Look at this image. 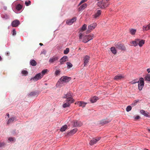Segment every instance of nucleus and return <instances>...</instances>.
I'll return each instance as SVG.
<instances>
[{"label":"nucleus","instance_id":"1","mask_svg":"<svg viewBox=\"0 0 150 150\" xmlns=\"http://www.w3.org/2000/svg\"><path fill=\"white\" fill-rule=\"evenodd\" d=\"M83 34L81 33L79 34V38L80 39H83L82 42L84 43H87L89 41L92 40L94 38V35L93 34L91 35L88 34L84 36Z\"/></svg>","mask_w":150,"mask_h":150},{"label":"nucleus","instance_id":"2","mask_svg":"<svg viewBox=\"0 0 150 150\" xmlns=\"http://www.w3.org/2000/svg\"><path fill=\"white\" fill-rule=\"evenodd\" d=\"M107 2L108 1L102 0L98 2L97 5L101 8H105L109 5V4Z\"/></svg>","mask_w":150,"mask_h":150},{"label":"nucleus","instance_id":"3","mask_svg":"<svg viewBox=\"0 0 150 150\" xmlns=\"http://www.w3.org/2000/svg\"><path fill=\"white\" fill-rule=\"evenodd\" d=\"M12 8L13 11H14V10L15 8L16 10L18 11L20 10L22 8V6L19 4L16 5V3L14 1L12 5Z\"/></svg>","mask_w":150,"mask_h":150},{"label":"nucleus","instance_id":"4","mask_svg":"<svg viewBox=\"0 0 150 150\" xmlns=\"http://www.w3.org/2000/svg\"><path fill=\"white\" fill-rule=\"evenodd\" d=\"M139 81L140 82L138 83V88L139 91H141L144 86V79L143 78L141 77L139 78Z\"/></svg>","mask_w":150,"mask_h":150},{"label":"nucleus","instance_id":"5","mask_svg":"<svg viewBox=\"0 0 150 150\" xmlns=\"http://www.w3.org/2000/svg\"><path fill=\"white\" fill-rule=\"evenodd\" d=\"M41 73H39L37 74L34 77H32L30 79V81H36L41 79L42 78V76H41Z\"/></svg>","mask_w":150,"mask_h":150},{"label":"nucleus","instance_id":"6","mask_svg":"<svg viewBox=\"0 0 150 150\" xmlns=\"http://www.w3.org/2000/svg\"><path fill=\"white\" fill-rule=\"evenodd\" d=\"M59 56H54L50 57L49 60V62L50 64H53L54 62L57 61L59 59Z\"/></svg>","mask_w":150,"mask_h":150},{"label":"nucleus","instance_id":"7","mask_svg":"<svg viewBox=\"0 0 150 150\" xmlns=\"http://www.w3.org/2000/svg\"><path fill=\"white\" fill-rule=\"evenodd\" d=\"M62 79L60 78L58 80L56 84L57 87H60L64 85L65 83L64 81H63Z\"/></svg>","mask_w":150,"mask_h":150},{"label":"nucleus","instance_id":"8","mask_svg":"<svg viewBox=\"0 0 150 150\" xmlns=\"http://www.w3.org/2000/svg\"><path fill=\"white\" fill-rule=\"evenodd\" d=\"M20 24V21L16 19L12 21L11 25L13 27H16L18 26Z\"/></svg>","mask_w":150,"mask_h":150},{"label":"nucleus","instance_id":"9","mask_svg":"<svg viewBox=\"0 0 150 150\" xmlns=\"http://www.w3.org/2000/svg\"><path fill=\"white\" fill-rule=\"evenodd\" d=\"M115 46L116 47L117 49L119 50H126V47H125L122 44L118 43Z\"/></svg>","mask_w":150,"mask_h":150},{"label":"nucleus","instance_id":"10","mask_svg":"<svg viewBox=\"0 0 150 150\" xmlns=\"http://www.w3.org/2000/svg\"><path fill=\"white\" fill-rule=\"evenodd\" d=\"M76 20V17H74L71 19L68 20L67 21L66 23L67 24L69 25L72 24Z\"/></svg>","mask_w":150,"mask_h":150},{"label":"nucleus","instance_id":"11","mask_svg":"<svg viewBox=\"0 0 150 150\" xmlns=\"http://www.w3.org/2000/svg\"><path fill=\"white\" fill-rule=\"evenodd\" d=\"M100 139L101 137H100L93 138L90 142V145H92L96 143Z\"/></svg>","mask_w":150,"mask_h":150},{"label":"nucleus","instance_id":"12","mask_svg":"<svg viewBox=\"0 0 150 150\" xmlns=\"http://www.w3.org/2000/svg\"><path fill=\"white\" fill-rule=\"evenodd\" d=\"M61 78H62L63 81L65 83H67L70 81L71 79V78L67 76H63Z\"/></svg>","mask_w":150,"mask_h":150},{"label":"nucleus","instance_id":"13","mask_svg":"<svg viewBox=\"0 0 150 150\" xmlns=\"http://www.w3.org/2000/svg\"><path fill=\"white\" fill-rule=\"evenodd\" d=\"M67 58V56H66L65 55L63 56L60 59L59 62L60 63L59 64L60 65L63 64H64V63L66 61Z\"/></svg>","mask_w":150,"mask_h":150},{"label":"nucleus","instance_id":"14","mask_svg":"<svg viewBox=\"0 0 150 150\" xmlns=\"http://www.w3.org/2000/svg\"><path fill=\"white\" fill-rule=\"evenodd\" d=\"M90 59V57L88 55H86L85 56L84 58V66H85L88 62L89 60Z\"/></svg>","mask_w":150,"mask_h":150},{"label":"nucleus","instance_id":"15","mask_svg":"<svg viewBox=\"0 0 150 150\" xmlns=\"http://www.w3.org/2000/svg\"><path fill=\"white\" fill-rule=\"evenodd\" d=\"M28 71L27 70L23 69L22 70L21 72L20 73V75L22 76H26L28 75Z\"/></svg>","mask_w":150,"mask_h":150},{"label":"nucleus","instance_id":"16","mask_svg":"<svg viewBox=\"0 0 150 150\" xmlns=\"http://www.w3.org/2000/svg\"><path fill=\"white\" fill-rule=\"evenodd\" d=\"M88 5L87 4L84 3L81 6L78 8L79 11H82Z\"/></svg>","mask_w":150,"mask_h":150},{"label":"nucleus","instance_id":"17","mask_svg":"<svg viewBox=\"0 0 150 150\" xmlns=\"http://www.w3.org/2000/svg\"><path fill=\"white\" fill-rule=\"evenodd\" d=\"M81 125V122H78L77 121H75L73 122V127H80Z\"/></svg>","mask_w":150,"mask_h":150},{"label":"nucleus","instance_id":"18","mask_svg":"<svg viewBox=\"0 0 150 150\" xmlns=\"http://www.w3.org/2000/svg\"><path fill=\"white\" fill-rule=\"evenodd\" d=\"M17 120L16 116L12 117L9 119L8 121L7 124H9L12 122L14 120L16 121Z\"/></svg>","mask_w":150,"mask_h":150},{"label":"nucleus","instance_id":"19","mask_svg":"<svg viewBox=\"0 0 150 150\" xmlns=\"http://www.w3.org/2000/svg\"><path fill=\"white\" fill-rule=\"evenodd\" d=\"M140 113L142 115H144L146 117H150V115H149V113L146 112L145 111L143 110H142L140 111Z\"/></svg>","mask_w":150,"mask_h":150},{"label":"nucleus","instance_id":"20","mask_svg":"<svg viewBox=\"0 0 150 150\" xmlns=\"http://www.w3.org/2000/svg\"><path fill=\"white\" fill-rule=\"evenodd\" d=\"M124 78V76L121 75H118L115 76L114 77V79L115 80H118Z\"/></svg>","mask_w":150,"mask_h":150},{"label":"nucleus","instance_id":"21","mask_svg":"<svg viewBox=\"0 0 150 150\" xmlns=\"http://www.w3.org/2000/svg\"><path fill=\"white\" fill-rule=\"evenodd\" d=\"M74 101V99L72 98H66V102L69 104L70 105L71 104L73 103Z\"/></svg>","mask_w":150,"mask_h":150},{"label":"nucleus","instance_id":"22","mask_svg":"<svg viewBox=\"0 0 150 150\" xmlns=\"http://www.w3.org/2000/svg\"><path fill=\"white\" fill-rule=\"evenodd\" d=\"M96 25L97 24L96 23H93L88 26V28L90 30H93L95 28Z\"/></svg>","mask_w":150,"mask_h":150},{"label":"nucleus","instance_id":"23","mask_svg":"<svg viewBox=\"0 0 150 150\" xmlns=\"http://www.w3.org/2000/svg\"><path fill=\"white\" fill-rule=\"evenodd\" d=\"M77 131V129L76 128H74L71 130L70 132H68L67 134L69 135H71L72 134H74Z\"/></svg>","mask_w":150,"mask_h":150},{"label":"nucleus","instance_id":"24","mask_svg":"<svg viewBox=\"0 0 150 150\" xmlns=\"http://www.w3.org/2000/svg\"><path fill=\"white\" fill-rule=\"evenodd\" d=\"M101 14V11L100 10H98L97 11V12L95 13L94 16V18H96L100 15Z\"/></svg>","mask_w":150,"mask_h":150},{"label":"nucleus","instance_id":"25","mask_svg":"<svg viewBox=\"0 0 150 150\" xmlns=\"http://www.w3.org/2000/svg\"><path fill=\"white\" fill-rule=\"evenodd\" d=\"M110 122V120H108L106 119H103L100 121V123L102 125H103L104 124L108 123Z\"/></svg>","mask_w":150,"mask_h":150},{"label":"nucleus","instance_id":"26","mask_svg":"<svg viewBox=\"0 0 150 150\" xmlns=\"http://www.w3.org/2000/svg\"><path fill=\"white\" fill-rule=\"evenodd\" d=\"M30 65L33 66H35L37 64V62L34 59H31L30 62Z\"/></svg>","mask_w":150,"mask_h":150},{"label":"nucleus","instance_id":"27","mask_svg":"<svg viewBox=\"0 0 150 150\" xmlns=\"http://www.w3.org/2000/svg\"><path fill=\"white\" fill-rule=\"evenodd\" d=\"M98 99V97L94 96L90 99V101L92 103H94L96 102Z\"/></svg>","mask_w":150,"mask_h":150},{"label":"nucleus","instance_id":"28","mask_svg":"<svg viewBox=\"0 0 150 150\" xmlns=\"http://www.w3.org/2000/svg\"><path fill=\"white\" fill-rule=\"evenodd\" d=\"M1 17L4 20H7L9 19L10 17L9 15L6 14H4L1 16Z\"/></svg>","mask_w":150,"mask_h":150},{"label":"nucleus","instance_id":"29","mask_svg":"<svg viewBox=\"0 0 150 150\" xmlns=\"http://www.w3.org/2000/svg\"><path fill=\"white\" fill-rule=\"evenodd\" d=\"M72 96L70 92H68L67 94L64 95L63 97V98H71Z\"/></svg>","mask_w":150,"mask_h":150},{"label":"nucleus","instance_id":"30","mask_svg":"<svg viewBox=\"0 0 150 150\" xmlns=\"http://www.w3.org/2000/svg\"><path fill=\"white\" fill-rule=\"evenodd\" d=\"M110 50L114 54H116L117 53V50L115 47H112L110 48Z\"/></svg>","mask_w":150,"mask_h":150},{"label":"nucleus","instance_id":"31","mask_svg":"<svg viewBox=\"0 0 150 150\" xmlns=\"http://www.w3.org/2000/svg\"><path fill=\"white\" fill-rule=\"evenodd\" d=\"M38 95V92L36 91H33L30 92L28 94L29 96H32Z\"/></svg>","mask_w":150,"mask_h":150},{"label":"nucleus","instance_id":"32","mask_svg":"<svg viewBox=\"0 0 150 150\" xmlns=\"http://www.w3.org/2000/svg\"><path fill=\"white\" fill-rule=\"evenodd\" d=\"M145 81L150 82V74H147L144 77Z\"/></svg>","mask_w":150,"mask_h":150},{"label":"nucleus","instance_id":"33","mask_svg":"<svg viewBox=\"0 0 150 150\" xmlns=\"http://www.w3.org/2000/svg\"><path fill=\"white\" fill-rule=\"evenodd\" d=\"M145 40H141L139 43H138V45L140 47H142L143 45L144 44Z\"/></svg>","mask_w":150,"mask_h":150},{"label":"nucleus","instance_id":"34","mask_svg":"<svg viewBox=\"0 0 150 150\" xmlns=\"http://www.w3.org/2000/svg\"><path fill=\"white\" fill-rule=\"evenodd\" d=\"M67 126L66 125L62 126L60 129V130L61 132H64L65 131L67 128Z\"/></svg>","mask_w":150,"mask_h":150},{"label":"nucleus","instance_id":"35","mask_svg":"<svg viewBox=\"0 0 150 150\" xmlns=\"http://www.w3.org/2000/svg\"><path fill=\"white\" fill-rule=\"evenodd\" d=\"M86 104L87 103L83 102L81 101H80L79 102L78 105L79 106L83 107L85 106Z\"/></svg>","mask_w":150,"mask_h":150},{"label":"nucleus","instance_id":"36","mask_svg":"<svg viewBox=\"0 0 150 150\" xmlns=\"http://www.w3.org/2000/svg\"><path fill=\"white\" fill-rule=\"evenodd\" d=\"M150 29V27L149 25L144 26L142 28V29L144 30H147Z\"/></svg>","mask_w":150,"mask_h":150},{"label":"nucleus","instance_id":"37","mask_svg":"<svg viewBox=\"0 0 150 150\" xmlns=\"http://www.w3.org/2000/svg\"><path fill=\"white\" fill-rule=\"evenodd\" d=\"M48 71V70L47 69H45L43 70L40 73H41V76H42V77L44 76L46 74L47 71Z\"/></svg>","mask_w":150,"mask_h":150},{"label":"nucleus","instance_id":"38","mask_svg":"<svg viewBox=\"0 0 150 150\" xmlns=\"http://www.w3.org/2000/svg\"><path fill=\"white\" fill-rule=\"evenodd\" d=\"M139 100L137 99L134 100L131 104L132 106L133 107L137 105V103L139 101Z\"/></svg>","mask_w":150,"mask_h":150},{"label":"nucleus","instance_id":"39","mask_svg":"<svg viewBox=\"0 0 150 150\" xmlns=\"http://www.w3.org/2000/svg\"><path fill=\"white\" fill-rule=\"evenodd\" d=\"M136 31V29H131L130 30V33L132 35H133L135 34Z\"/></svg>","mask_w":150,"mask_h":150},{"label":"nucleus","instance_id":"40","mask_svg":"<svg viewBox=\"0 0 150 150\" xmlns=\"http://www.w3.org/2000/svg\"><path fill=\"white\" fill-rule=\"evenodd\" d=\"M70 105L69 104L67 103H64L62 105V107L63 108H69L70 106Z\"/></svg>","mask_w":150,"mask_h":150},{"label":"nucleus","instance_id":"41","mask_svg":"<svg viewBox=\"0 0 150 150\" xmlns=\"http://www.w3.org/2000/svg\"><path fill=\"white\" fill-rule=\"evenodd\" d=\"M66 64L67 65V68L68 69L70 68L73 66V65L72 64L69 62H67Z\"/></svg>","mask_w":150,"mask_h":150},{"label":"nucleus","instance_id":"42","mask_svg":"<svg viewBox=\"0 0 150 150\" xmlns=\"http://www.w3.org/2000/svg\"><path fill=\"white\" fill-rule=\"evenodd\" d=\"M140 82L139 81H137V79H134L132 81L130 82L132 84L138 83Z\"/></svg>","mask_w":150,"mask_h":150},{"label":"nucleus","instance_id":"43","mask_svg":"<svg viewBox=\"0 0 150 150\" xmlns=\"http://www.w3.org/2000/svg\"><path fill=\"white\" fill-rule=\"evenodd\" d=\"M31 2L30 1L28 0L25 1V4L26 6H28L31 4Z\"/></svg>","mask_w":150,"mask_h":150},{"label":"nucleus","instance_id":"44","mask_svg":"<svg viewBox=\"0 0 150 150\" xmlns=\"http://www.w3.org/2000/svg\"><path fill=\"white\" fill-rule=\"evenodd\" d=\"M69 49L68 48H67L64 51V54H68L69 52Z\"/></svg>","mask_w":150,"mask_h":150},{"label":"nucleus","instance_id":"45","mask_svg":"<svg viewBox=\"0 0 150 150\" xmlns=\"http://www.w3.org/2000/svg\"><path fill=\"white\" fill-rule=\"evenodd\" d=\"M132 109V107L130 105L128 106L126 108V110L127 112L130 111Z\"/></svg>","mask_w":150,"mask_h":150},{"label":"nucleus","instance_id":"46","mask_svg":"<svg viewBox=\"0 0 150 150\" xmlns=\"http://www.w3.org/2000/svg\"><path fill=\"white\" fill-rule=\"evenodd\" d=\"M12 35L13 36L15 35L16 34V31L15 28H13L12 31Z\"/></svg>","mask_w":150,"mask_h":150},{"label":"nucleus","instance_id":"47","mask_svg":"<svg viewBox=\"0 0 150 150\" xmlns=\"http://www.w3.org/2000/svg\"><path fill=\"white\" fill-rule=\"evenodd\" d=\"M86 25L85 24L83 25L81 28V30L83 31L86 30Z\"/></svg>","mask_w":150,"mask_h":150},{"label":"nucleus","instance_id":"48","mask_svg":"<svg viewBox=\"0 0 150 150\" xmlns=\"http://www.w3.org/2000/svg\"><path fill=\"white\" fill-rule=\"evenodd\" d=\"M132 43L133 44V46H134V47H136L138 45V43L136 42L135 40L132 41Z\"/></svg>","mask_w":150,"mask_h":150},{"label":"nucleus","instance_id":"49","mask_svg":"<svg viewBox=\"0 0 150 150\" xmlns=\"http://www.w3.org/2000/svg\"><path fill=\"white\" fill-rule=\"evenodd\" d=\"M6 145L5 143L4 142H0V147L4 146Z\"/></svg>","mask_w":150,"mask_h":150},{"label":"nucleus","instance_id":"50","mask_svg":"<svg viewBox=\"0 0 150 150\" xmlns=\"http://www.w3.org/2000/svg\"><path fill=\"white\" fill-rule=\"evenodd\" d=\"M47 52L45 50H43L41 52V54H44L45 55L46 54Z\"/></svg>","mask_w":150,"mask_h":150},{"label":"nucleus","instance_id":"51","mask_svg":"<svg viewBox=\"0 0 150 150\" xmlns=\"http://www.w3.org/2000/svg\"><path fill=\"white\" fill-rule=\"evenodd\" d=\"M8 140L10 142H13L14 141V138L12 137H9Z\"/></svg>","mask_w":150,"mask_h":150},{"label":"nucleus","instance_id":"52","mask_svg":"<svg viewBox=\"0 0 150 150\" xmlns=\"http://www.w3.org/2000/svg\"><path fill=\"white\" fill-rule=\"evenodd\" d=\"M141 40L139 39H136L135 40V41H136V42L137 43H139V42H140Z\"/></svg>","mask_w":150,"mask_h":150},{"label":"nucleus","instance_id":"53","mask_svg":"<svg viewBox=\"0 0 150 150\" xmlns=\"http://www.w3.org/2000/svg\"><path fill=\"white\" fill-rule=\"evenodd\" d=\"M60 73V71L59 70H57L55 72V74L56 75H57Z\"/></svg>","mask_w":150,"mask_h":150},{"label":"nucleus","instance_id":"54","mask_svg":"<svg viewBox=\"0 0 150 150\" xmlns=\"http://www.w3.org/2000/svg\"><path fill=\"white\" fill-rule=\"evenodd\" d=\"M5 54L6 55L9 56L10 54V52L8 51L6 52L5 53Z\"/></svg>","mask_w":150,"mask_h":150},{"label":"nucleus","instance_id":"55","mask_svg":"<svg viewBox=\"0 0 150 150\" xmlns=\"http://www.w3.org/2000/svg\"><path fill=\"white\" fill-rule=\"evenodd\" d=\"M134 118L135 119H138L140 118V117L139 116H136V117H134Z\"/></svg>","mask_w":150,"mask_h":150},{"label":"nucleus","instance_id":"56","mask_svg":"<svg viewBox=\"0 0 150 150\" xmlns=\"http://www.w3.org/2000/svg\"><path fill=\"white\" fill-rule=\"evenodd\" d=\"M88 0H82L81 1V3H84L86 1H87Z\"/></svg>","mask_w":150,"mask_h":150},{"label":"nucleus","instance_id":"57","mask_svg":"<svg viewBox=\"0 0 150 150\" xmlns=\"http://www.w3.org/2000/svg\"><path fill=\"white\" fill-rule=\"evenodd\" d=\"M91 32L90 30H89L88 28L87 30V31H86V33H90Z\"/></svg>","mask_w":150,"mask_h":150},{"label":"nucleus","instance_id":"58","mask_svg":"<svg viewBox=\"0 0 150 150\" xmlns=\"http://www.w3.org/2000/svg\"><path fill=\"white\" fill-rule=\"evenodd\" d=\"M147 71L148 72V73L150 72V68H148L147 69Z\"/></svg>","mask_w":150,"mask_h":150},{"label":"nucleus","instance_id":"59","mask_svg":"<svg viewBox=\"0 0 150 150\" xmlns=\"http://www.w3.org/2000/svg\"><path fill=\"white\" fill-rule=\"evenodd\" d=\"M3 8L4 10H6L7 9V7L5 6H4L3 7Z\"/></svg>","mask_w":150,"mask_h":150},{"label":"nucleus","instance_id":"60","mask_svg":"<svg viewBox=\"0 0 150 150\" xmlns=\"http://www.w3.org/2000/svg\"><path fill=\"white\" fill-rule=\"evenodd\" d=\"M7 116L8 117H9V115L8 113H7L6 114Z\"/></svg>","mask_w":150,"mask_h":150},{"label":"nucleus","instance_id":"61","mask_svg":"<svg viewBox=\"0 0 150 150\" xmlns=\"http://www.w3.org/2000/svg\"><path fill=\"white\" fill-rule=\"evenodd\" d=\"M2 59L1 57V56H0V61H2Z\"/></svg>","mask_w":150,"mask_h":150},{"label":"nucleus","instance_id":"62","mask_svg":"<svg viewBox=\"0 0 150 150\" xmlns=\"http://www.w3.org/2000/svg\"><path fill=\"white\" fill-rule=\"evenodd\" d=\"M81 4H82V3H81V2H80V3L78 5V6H80L81 5Z\"/></svg>","mask_w":150,"mask_h":150},{"label":"nucleus","instance_id":"63","mask_svg":"<svg viewBox=\"0 0 150 150\" xmlns=\"http://www.w3.org/2000/svg\"><path fill=\"white\" fill-rule=\"evenodd\" d=\"M39 45H40V46H42V45H43V44L42 43H40L39 44Z\"/></svg>","mask_w":150,"mask_h":150},{"label":"nucleus","instance_id":"64","mask_svg":"<svg viewBox=\"0 0 150 150\" xmlns=\"http://www.w3.org/2000/svg\"><path fill=\"white\" fill-rule=\"evenodd\" d=\"M79 50H82V49H81V48H79Z\"/></svg>","mask_w":150,"mask_h":150}]
</instances>
